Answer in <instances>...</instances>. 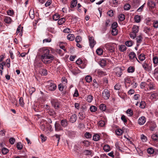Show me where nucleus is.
Masks as SVG:
<instances>
[{"mask_svg":"<svg viewBox=\"0 0 158 158\" xmlns=\"http://www.w3.org/2000/svg\"><path fill=\"white\" fill-rule=\"evenodd\" d=\"M89 46L91 48H93L96 44V41L94 40V38L93 37H89Z\"/></svg>","mask_w":158,"mask_h":158,"instance_id":"4468645a","label":"nucleus"},{"mask_svg":"<svg viewBox=\"0 0 158 158\" xmlns=\"http://www.w3.org/2000/svg\"><path fill=\"white\" fill-rule=\"evenodd\" d=\"M23 27H21V25H19V26L18 27L16 33L17 34H18L19 33V35L20 36H22V33L23 31Z\"/></svg>","mask_w":158,"mask_h":158,"instance_id":"a211bd4d","label":"nucleus"},{"mask_svg":"<svg viewBox=\"0 0 158 158\" xmlns=\"http://www.w3.org/2000/svg\"><path fill=\"white\" fill-rule=\"evenodd\" d=\"M41 59L44 64H49L54 59V57L52 55L49 54L45 56H41Z\"/></svg>","mask_w":158,"mask_h":158,"instance_id":"f03ea898","label":"nucleus"},{"mask_svg":"<svg viewBox=\"0 0 158 158\" xmlns=\"http://www.w3.org/2000/svg\"><path fill=\"white\" fill-rule=\"evenodd\" d=\"M147 85L148 87L150 90L154 89H155V84L154 83L151 81L148 80L147 81Z\"/></svg>","mask_w":158,"mask_h":158,"instance_id":"ddd939ff","label":"nucleus"},{"mask_svg":"<svg viewBox=\"0 0 158 158\" xmlns=\"http://www.w3.org/2000/svg\"><path fill=\"white\" fill-rule=\"evenodd\" d=\"M153 27L156 28L158 27V21H155L153 24Z\"/></svg>","mask_w":158,"mask_h":158,"instance_id":"774afa93","label":"nucleus"},{"mask_svg":"<svg viewBox=\"0 0 158 158\" xmlns=\"http://www.w3.org/2000/svg\"><path fill=\"white\" fill-rule=\"evenodd\" d=\"M8 150L5 148H3L2 150V152L4 155L6 154L8 152Z\"/></svg>","mask_w":158,"mask_h":158,"instance_id":"c03bdc74","label":"nucleus"},{"mask_svg":"<svg viewBox=\"0 0 158 158\" xmlns=\"http://www.w3.org/2000/svg\"><path fill=\"white\" fill-rule=\"evenodd\" d=\"M4 21L7 23H10L11 21V19L10 17H6L4 19Z\"/></svg>","mask_w":158,"mask_h":158,"instance_id":"58836bf2","label":"nucleus"},{"mask_svg":"<svg viewBox=\"0 0 158 158\" xmlns=\"http://www.w3.org/2000/svg\"><path fill=\"white\" fill-rule=\"evenodd\" d=\"M156 127V125L155 123L152 122L150 126V129L151 131H153L154 129Z\"/></svg>","mask_w":158,"mask_h":158,"instance_id":"b1692460","label":"nucleus"},{"mask_svg":"<svg viewBox=\"0 0 158 158\" xmlns=\"http://www.w3.org/2000/svg\"><path fill=\"white\" fill-rule=\"evenodd\" d=\"M60 123L62 127H65L68 125V121L66 119H63L61 120Z\"/></svg>","mask_w":158,"mask_h":158,"instance_id":"f3484780","label":"nucleus"},{"mask_svg":"<svg viewBox=\"0 0 158 158\" xmlns=\"http://www.w3.org/2000/svg\"><path fill=\"white\" fill-rule=\"evenodd\" d=\"M136 36V34L133 32H131L130 34V37L132 38L133 39H135Z\"/></svg>","mask_w":158,"mask_h":158,"instance_id":"338daca9","label":"nucleus"},{"mask_svg":"<svg viewBox=\"0 0 158 158\" xmlns=\"http://www.w3.org/2000/svg\"><path fill=\"white\" fill-rule=\"evenodd\" d=\"M93 99V97L91 95H89L87 97L86 100L89 103L91 102Z\"/></svg>","mask_w":158,"mask_h":158,"instance_id":"cd10ccee","label":"nucleus"},{"mask_svg":"<svg viewBox=\"0 0 158 158\" xmlns=\"http://www.w3.org/2000/svg\"><path fill=\"white\" fill-rule=\"evenodd\" d=\"M69 117H70L69 121L72 123H74L76 122L77 117L75 114H70Z\"/></svg>","mask_w":158,"mask_h":158,"instance_id":"9b49d317","label":"nucleus"},{"mask_svg":"<svg viewBox=\"0 0 158 158\" xmlns=\"http://www.w3.org/2000/svg\"><path fill=\"white\" fill-rule=\"evenodd\" d=\"M126 113L128 114L129 116H132L133 114V112L131 109H128L126 112Z\"/></svg>","mask_w":158,"mask_h":158,"instance_id":"37998d69","label":"nucleus"},{"mask_svg":"<svg viewBox=\"0 0 158 158\" xmlns=\"http://www.w3.org/2000/svg\"><path fill=\"white\" fill-rule=\"evenodd\" d=\"M19 104L22 107H23L24 105V102L23 98L20 97L19 99Z\"/></svg>","mask_w":158,"mask_h":158,"instance_id":"680f3d73","label":"nucleus"},{"mask_svg":"<svg viewBox=\"0 0 158 158\" xmlns=\"http://www.w3.org/2000/svg\"><path fill=\"white\" fill-rule=\"evenodd\" d=\"M60 17V15L58 14H55L52 16L53 19L55 21L58 20Z\"/></svg>","mask_w":158,"mask_h":158,"instance_id":"4c0bfd02","label":"nucleus"},{"mask_svg":"<svg viewBox=\"0 0 158 158\" xmlns=\"http://www.w3.org/2000/svg\"><path fill=\"white\" fill-rule=\"evenodd\" d=\"M29 15L32 19H33L35 17V15L33 11H31V10H30L29 12Z\"/></svg>","mask_w":158,"mask_h":158,"instance_id":"09e8293b","label":"nucleus"},{"mask_svg":"<svg viewBox=\"0 0 158 158\" xmlns=\"http://www.w3.org/2000/svg\"><path fill=\"white\" fill-rule=\"evenodd\" d=\"M125 44L128 47H131L132 45V43L131 41H127L125 43Z\"/></svg>","mask_w":158,"mask_h":158,"instance_id":"69168bd1","label":"nucleus"},{"mask_svg":"<svg viewBox=\"0 0 158 158\" xmlns=\"http://www.w3.org/2000/svg\"><path fill=\"white\" fill-rule=\"evenodd\" d=\"M131 6L129 4H125L124 6V9L125 10H128L130 9Z\"/></svg>","mask_w":158,"mask_h":158,"instance_id":"e2e57ef3","label":"nucleus"},{"mask_svg":"<svg viewBox=\"0 0 158 158\" xmlns=\"http://www.w3.org/2000/svg\"><path fill=\"white\" fill-rule=\"evenodd\" d=\"M134 19L135 22L137 23H139L140 21V17L139 15H135V17Z\"/></svg>","mask_w":158,"mask_h":158,"instance_id":"a18cd8bd","label":"nucleus"},{"mask_svg":"<svg viewBox=\"0 0 158 158\" xmlns=\"http://www.w3.org/2000/svg\"><path fill=\"white\" fill-rule=\"evenodd\" d=\"M142 66L145 70L149 71L151 70V66L146 61L142 64Z\"/></svg>","mask_w":158,"mask_h":158,"instance_id":"1a4fd4ad","label":"nucleus"},{"mask_svg":"<svg viewBox=\"0 0 158 158\" xmlns=\"http://www.w3.org/2000/svg\"><path fill=\"white\" fill-rule=\"evenodd\" d=\"M118 18L120 21H122L124 20L125 16L123 14H121L119 15Z\"/></svg>","mask_w":158,"mask_h":158,"instance_id":"79ce46f5","label":"nucleus"},{"mask_svg":"<svg viewBox=\"0 0 158 158\" xmlns=\"http://www.w3.org/2000/svg\"><path fill=\"white\" fill-rule=\"evenodd\" d=\"M55 130L56 131H59L63 130V127L60 124L56 122L55 124Z\"/></svg>","mask_w":158,"mask_h":158,"instance_id":"f8f14e48","label":"nucleus"},{"mask_svg":"<svg viewBox=\"0 0 158 158\" xmlns=\"http://www.w3.org/2000/svg\"><path fill=\"white\" fill-rule=\"evenodd\" d=\"M65 21V19L64 18H62L58 20V23L59 25H61L64 23Z\"/></svg>","mask_w":158,"mask_h":158,"instance_id":"2f4dec72","label":"nucleus"},{"mask_svg":"<svg viewBox=\"0 0 158 158\" xmlns=\"http://www.w3.org/2000/svg\"><path fill=\"white\" fill-rule=\"evenodd\" d=\"M49 50L47 48L43 47L38 50V53L39 55L42 54L41 56H42L49 54Z\"/></svg>","mask_w":158,"mask_h":158,"instance_id":"20e7f679","label":"nucleus"},{"mask_svg":"<svg viewBox=\"0 0 158 158\" xmlns=\"http://www.w3.org/2000/svg\"><path fill=\"white\" fill-rule=\"evenodd\" d=\"M158 95V94L156 93H154L151 94L150 98L151 99H153L155 98Z\"/></svg>","mask_w":158,"mask_h":158,"instance_id":"bf43d9fd","label":"nucleus"},{"mask_svg":"<svg viewBox=\"0 0 158 158\" xmlns=\"http://www.w3.org/2000/svg\"><path fill=\"white\" fill-rule=\"evenodd\" d=\"M142 37L141 35H139L137 38V45H139L142 41Z\"/></svg>","mask_w":158,"mask_h":158,"instance_id":"de8ad7c7","label":"nucleus"},{"mask_svg":"<svg viewBox=\"0 0 158 158\" xmlns=\"http://www.w3.org/2000/svg\"><path fill=\"white\" fill-rule=\"evenodd\" d=\"M17 147L19 150H21L22 149L23 146L20 142H19L17 143V145H16Z\"/></svg>","mask_w":158,"mask_h":158,"instance_id":"5fc2aeb1","label":"nucleus"},{"mask_svg":"<svg viewBox=\"0 0 158 158\" xmlns=\"http://www.w3.org/2000/svg\"><path fill=\"white\" fill-rule=\"evenodd\" d=\"M152 139L155 141H158V135L156 134H153L151 136Z\"/></svg>","mask_w":158,"mask_h":158,"instance_id":"7c9ffc66","label":"nucleus"},{"mask_svg":"<svg viewBox=\"0 0 158 158\" xmlns=\"http://www.w3.org/2000/svg\"><path fill=\"white\" fill-rule=\"evenodd\" d=\"M116 44L114 43H108L106 44L105 47L110 52H113L115 51Z\"/></svg>","mask_w":158,"mask_h":158,"instance_id":"7ed1b4c3","label":"nucleus"},{"mask_svg":"<svg viewBox=\"0 0 158 158\" xmlns=\"http://www.w3.org/2000/svg\"><path fill=\"white\" fill-rule=\"evenodd\" d=\"M139 60L142 61L144 60L145 58V55L144 54L141 53L138 55Z\"/></svg>","mask_w":158,"mask_h":158,"instance_id":"6ab92c4d","label":"nucleus"},{"mask_svg":"<svg viewBox=\"0 0 158 158\" xmlns=\"http://www.w3.org/2000/svg\"><path fill=\"white\" fill-rule=\"evenodd\" d=\"M135 68L133 66H130L127 69V71L129 73H132L134 72Z\"/></svg>","mask_w":158,"mask_h":158,"instance_id":"f704fd0d","label":"nucleus"},{"mask_svg":"<svg viewBox=\"0 0 158 158\" xmlns=\"http://www.w3.org/2000/svg\"><path fill=\"white\" fill-rule=\"evenodd\" d=\"M153 63L155 64H157L158 63V57L156 56L153 57Z\"/></svg>","mask_w":158,"mask_h":158,"instance_id":"13d9d810","label":"nucleus"},{"mask_svg":"<svg viewBox=\"0 0 158 158\" xmlns=\"http://www.w3.org/2000/svg\"><path fill=\"white\" fill-rule=\"evenodd\" d=\"M85 136L87 139H89L92 137V135L89 132H86L85 134Z\"/></svg>","mask_w":158,"mask_h":158,"instance_id":"4d7b16f0","label":"nucleus"},{"mask_svg":"<svg viewBox=\"0 0 158 158\" xmlns=\"http://www.w3.org/2000/svg\"><path fill=\"white\" fill-rule=\"evenodd\" d=\"M97 109V108L95 106H92L90 108V110L92 112H95Z\"/></svg>","mask_w":158,"mask_h":158,"instance_id":"8fccbe9b","label":"nucleus"},{"mask_svg":"<svg viewBox=\"0 0 158 158\" xmlns=\"http://www.w3.org/2000/svg\"><path fill=\"white\" fill-rule=\"evenodd\" d=\"M75 38V37L74 35L73 34H69L67 36L68 40L70 41L73 40Z\"/></svg>","mask_w":158,"mask_h":158,"instance_id":"4be33fe9","label":"nucleus"},{"mask_svg":"<svg viewBox=\"0 0 158 158\" xmlns=\"http://www.w3.org/2000/svg\"><path fill=\"white\" fill-rule=\"evenodd\" d=\"M51 102L52 106L56 109H58L60 106V103L58 100L54 98H52Z\"/></svg>","mask_w":158,"mask_h":158,"instance_id":"39448f33","label":"nucleus"},{"mask_svg":"<svg viewBox=\"0 0 158 158\" xmlns=\"http://www.w3.org/2000/svg\"><path fill=\"white\" fill-rule=\"evenodd\" d=\"M82 38L79 36H77L75 38V41L77 43H80L81 41Z\"/></svg>","mask_w":158,"mask_h":158,"instance_id":"6e6d98bb","label":"nucleus"},{"mask_svg":"<svg viewBox=\"0 0 158 158\" xmlns=\"http://www.w3.org/2000/svg\"><path fill=\"white\" fill-rule=\"evenodd\" d=\"M150 30V28L147 27H144L143 31H144L147 34H148Z\"/></svg>","mask_w":158,"mask_h":158,"instance_id":"0e129e2a","label":"nucleus"},{"mask_svg":"<svg viewBox=\"0 0 158 158\" xmlns=\"http://www.w3.org/2000/svg\"><path fill=\"white\" fill-rule=\"evenodd\" d=\"M77 1L76 0H73L72 1L70 7L71 8L75 7L77 4Z\"/></svg>","mask_w":158,"mask_h":158,"instance_id":"c756f323","label":"nucleus"},{"mask_svg":"<svg viewBox=\"0 0 158 158\" xmlns=\"http://www.w3.org/2000/svg\"><path fill=\"white\" fill-rule=\"evenodd\" d=\"M81 143L84 144V146L86 147H89L90 145V142L87 140H85L84 141H82Z\"/></svg>","mask_w":158,"mask_h":158,"instance_id":"473e14b6","label":"nucleus"},{"mask_svg":"<svg viewBox=\"0 0 158 158\" xmlns=\"http://www.w3.org/2000/svg\"><path fill=\"white\" fill-rule=\"evenodd\" d=\"M99 108L102 111H105L106 109V106L105 104H102L100 105Z\"/></svg>","mask_w":158,"mask_h":158,"instance_id":"603ef678","label":"nucleus"},{"mask_svg":"<svg viewBox=\"0 0 158 158\" xmlns=\"http://www.w3.org/2000/svg\"><path fill=\"white\" fill-rule=\"evenodd\" d=\"M114 72L118 77H121L122 74L123 69L120 67H117L114 69Z\"/></svg>","mask_w":158,"mask_h":158,"instance_id":"9d476101","label":"nucleus"},{"mask_svg":"<svg viewBox=\"0 0 158 158\" xmlns=\"http://www.w3.org/2000/svg\"><path fill=\"white\" fill-rule=\"evenodd\" d=\"M118 31L117 29H112L111 33L113 35H116L118 34Z\"/></svg>","mask_w":158,"mask_h":158,"instance_id":"3c124183","label":"nucleus"},{"mask_svg":"<svg viewBox=\"0 0 158 158\" xmlns=\"http://www.w3.org/2000/svg\"><path fill=\"white\" fill-rule=\"evenodd\" d=\"M100 136L99 135L96 134L93 136V140L95 141H98L99 139Z\"/></svg>","mask_w":158,"mask_h":158,"instance_id":"c9c22d12","label":"nucleus"},{"mask_svg":"<svg viewBox=\"0 0 158 158\" xmlns=\"http://www.w3.org/2000/svg\"><path fill=\"white\" fill-rule=\"evenodd\" d=\"M146 118L144 116L140 117L138 119V123L140 125H143L145 123Z\"/></svg>","mask_w":158,"mask_h":158,"instance_id":"2eb2a0df","label":"nucleus"},{"mask_svg":"<svg viewBox=\"0 0 158 158\" xmlns=\"http://www.w3.org/2000/svg\"><path fill=\"white\" fill-rule=\"evenodd\" d=\"M132 32L136 34L139 31V27L134 25L132 27Z\"/></svg>","mask_w":158,"mask_h":158,"instance_id":"a878e982","label":"nucleus"},{"mask_svg":"<svg viewBox=\"0 0 158 158\" xmlns=\"http://www.w3.org/2000/svg\"><path fill=\"white\" fill-rule=\"evenodd\" d=\"M123 131L120 129H118L116 130L115 133L116 135H121L123 133Z\"/></svg>","mask_w":158,"mask_h":158,"instance_id":"ea45409f","label":"nucleus"},{"mask_svg":"<svg viewBox=\"0 0 158 158\" xmlns=\"http://www.w3.org/2000/svg\"><path fill=\"white\" fill-rule=\"evenodd\" d=\"M47 112L49 115L52 116L53 117H55L56 116V114L53 110L50 109Z\"/></svg>","mask_w":158,"mask_h":158,"instance_id":"412c9836","label":"nucleus"},{"mask_svg":"<svg viewBox=\"0 0 158 158\" xmlns=\"http://www.w3.org/2000/svg\"><path fill=\"white\" fill-rule=\"evenodd\" d=\"M119 49L121 52H123L126 51L127 49L126 47L124 45H121L119 46Z\"/></svg>","mask_w":158,"mask_h":158,"instance_id":"5701e85b","label":"nucleus"},{"mask_svg":"<svg viewBox=\"0 0 158 158\" xmlns=\"http://www.w3.org/2000/svg\"><path fill=\"white\" fill-rule=\"evenodd\" d=\"M56 85L52 81H49L48 82L47 88L50 91H53L56 88Z\"/></svg>","mask_w":158,"mask_h":158,"instance_id":"423d86ee","label":"nucleus"},{"mask_svg":"<svg viewBox=\"0 0 158 158\" xmlns=\"http://www.w3.org/2000/svg\"><path fill=\"white\" fill-rule=\"evenodd\" d=\"M40 128L41 130L45 133H48V131H52V126L46 121L41 123Z\"/></svg>","mask_w":158,"mask_h":158,"instance_id":"f257e3e1","label":"nucleus"},{"mask_svg":"<svg viewBox=\"0 0 158 158\" xmlns=\"http://www.w3.org/2000/svg\"><path fill=\"white\" fill-rule=\"evenodd\" d=\"M106 61L105 60L102 59L100 61V65L102 67H103L105 66L106 64Z\"/></svg>","mask_w":158,"mask_h":158,"instance_id":"72a5a7b5","label":"nucleus"},{"mask_svg":"<svg viewBox=\"0 0 158 158\" xmlns=\"http://www.w3.org/2000/svg\"><path fill=\"white\" fill-rule=\"evenodd\" d=\"M110 5L114 7L117 6L118 4V2L117 0H111L110 1Z\"/></svg>","mask_w":158,"mask_h":158,"instance_id":"bb28decb","label":"nucleus"},{"mask_svg":"<svg viewBox=\"0 0 158 158\" xmlns=\"http://www.w3.org/2000/svg\"><path fill=\"white\" fill-rule=\"evenodd\" d=\"M129 59L130 61L134 62L136 60L139 63H141L140 62L137 58L135 53L134 52H130L128 55Z\"/></svg>","mask_w":158,"mask_h":158,"instance_id":"0eeeda50","label":"nucleus"},{"mask_svg":"<svg viewBox=\"0 0 158 158\" xmlns=\"http://www.w3.org/2000/svg\"><path fill=\"white\" fill-rule=\"evenodd\" d=\"M85 79L87 82L89 83L92 80V78L90 76H87L85 77Z\"/></svg>","mask_w":158,"mask_h":158,"instance_id":"49530a36","label":"nucleus"},{"mask_svg":"<svg viewBox=\"0 0 158 158\" xmlns=\"http://www.w3.org/2000/svg\"><path fill=\"white\" fill-rule=\"evenodd\" d=\"M35 66L39 67H42L43 66V64L40 62H38L37 60H35L34 63Z\"/></svg>","mask_w":158,"mask_h":158,"instance_id":"393cba45","label":"nucleus"},{"mask_svg":"<svg viewBox=\"0 0 158 158\" xmlns=\"http://www.w3.org/2000/svg\"><path fill=\"white\" fill-rule=\"evenodd\" d=\"M78 116L80 119L82 120L85 118V115L84 112H81L79 113Z\"/></svg>","mask_w":158,"mask_h":158,"instance_id":"aec40b11","label":"nucleus"},{"mask_svg":"<svg viewBox=\"0 0 158 158\" xmlns=\"http://www.w3.org/2000/svg\"><path fill=\"white\" fill-rule=\"evenodd\" d=\"M146 103L144 102L141 101L140 104V107L142 109H144L145 108Z\"/></svg>","mask_w":158,"mask_h":158,"instance_id":"864d4df0","label":"nucleus"},{"mask_svg":"<svg viewBox=\"0 0 158 158\" xmlns=\"http://www.w3.org/2000/svg\"><path fill=\"white\" fill-rule=\"evenodd\" d=\"M72 72L74 75H76L80 72V70L79 69L76 67H73L72 68L71 70Z\"/></svg>","mask_w":158,"mask_h":158,"instance_id":"dca6fc26","label":"nucleus"},{"mask_svg":"<svg viewBox=\"0 0 158 158\" xmlns=\"http://www.w3.org/2000/svg\"><path fill=\"white\" fill-rule=\"evenodd\" d=\"M103 149L104 151L106 152H108L110 150V147L108 144L105 145L103 147Z\"/></svg>","mask_w":158,"mask_h":158,"instance_id":"c85d7f7f","label":"nucleus"},{"mask_svg":"<svg viewBox=\"0 0 158 158\" xmlns=\"http://www.w3.org/2000/svg\"><path fill=\"white\" fill-rule=\"evenodd\" d=\"M121 87L120 84H117L114 86V89L115 90H119Z\"/></svg>","mask_w":158,"mask_h":158,"instance_id":"052dcab7","label":"nucleus"},{"mask_svg":"<svg viewBox=\"0 0 158 158\" xmlns=\"http://www.w3.org/2000/svg\"><path fill=\"white\" fill-rule=\"evenodd\" d=\"M97 54L98 55H101L102 54L103 50L101 48H98L96 51Z\"/></svg>","mask_w":158,"mask_h":158,"instance_id":"a19ab883","label":"nucleus"},{"mask_svg":"<svg viewBox=\"0 0 158 158\" xmlns=\"http://www.w3.org/2000/svg\"><path fill=\"white\" fill-rule=\"evenodd\" d=\"M148 153L150 154H152L154 152V151L152 148H149L147 149Z\"/></svg>","mask_w":158,"mask_h":158,"instance_id":"e433bc0d","label":"nucleus"},{"mask_svg":"<svg viewBox=\"0 0 158 158\" xmlns=\"http://www.w3.org/2000/svg\"><path fill=\"white\" fill-rule=\"evenodd\" d=\"M102 96L105 100H108L110 97V92L107 89H104L102 93Z\"/></svg>","mask_w":158,"mask_h":158,"instance_id":"6e6552de","label":"nucleus"}]
</instances>
